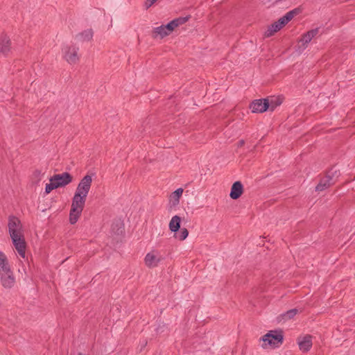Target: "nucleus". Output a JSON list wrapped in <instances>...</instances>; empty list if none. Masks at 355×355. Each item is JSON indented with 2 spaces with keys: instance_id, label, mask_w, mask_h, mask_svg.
Returning a JSON list of instances; mask_svg holds the SVG:
<instances>
[{
  "instance_id": "1",
  "label": "nucleus",
  "mask_w": 355,
  "mask_h": 355,
  "mask_svg": "<svg viewBox=\"0 0 355 355\" xmlns=\"http://www.w3.org/2000/svg\"><path fill=\"white\" fill-rule=\"evenodd\" d=\"M86 199V197L74 193L69 213V222L71 224L73 225L78 221L84 209Z\"/></svg>"
},
{
  "instance_id": "2",
  "label": "nucleus",
  "mask_w": 355,
  "mask_h": 355,
  "mask_svg": "<svg viewBox=\"0 0 355 355\" xmlns=\"http://www.w3.org/2000/svg\"><path fill=\"white\" fill-rule=\"evenodd\" d=\"M261 347L266 348H275L279 347L283 342V335L282 331H270L261 338Z\"/></svg>"
},
{
  "instance_id": "3",
  "label": "nucleus",
  "mask_w": 355,
  "mask_h": 355,
  "mask_svg": "<svg viewBox=\"0 0 355 355\" xmlns=\"http://www.w3.org/2000/svg\"><path fill=\"white\" fill-rule=\"evenodd\" d=\"M8 228L11 239L24 236L22 224L20 220L15 216L9 217Z\"/></svg>"
},
{
  "instance_id": "4",
  "label": "nucleus",
  "mask_w": 355,
  "mask_h": 355,
  "mask_svg": "<svg viewBox=\"0 0 355 355\" xmlns=\"http://www.w3.org/2000/svg\"><path fill=\"white\" fill-rule=\"evenodd\" d=\"M79 48L73 44L65 46L62 49L64 59L70 64H75L80 60Z\"/></svg>"
},
{
  "instance_id": "5",
  "label": "nucleus",
  "mask_w": 355,
  "mask_h": 355,
  "mask_svg": "<svg viewBox=\"0 0 355 355\" xmlns=\"http://www.w3.org/2000/svg\"><path fill=\"white\" fill-rule=\"evenodd\" d=\"M0 280L5 288H11L15 283V278L11 271L9 264L0 270Z\"/></svg>"
},
{
  "instance_id": "6",
  "label": "nucleus",
  "mask_w": 355,
  "mask_h": 355,
  "mask_svg": "<svg viewBox=\"0 0 355 355\" xmlns=\"http://www.w3.org/2000/svg\"><path fill=\"white\" fill-rule=\"evenodd\" d=\"M164 259V257L157 250H152L146 254L144 263L148 268H155Z\"/></svg>"
},
{
  "instance_id": "7",
  "label": "nucleus",
  "mask_w": 355,
  "mask_h": 355,
  "mask_svg": "<svg viewBox=\"0 0 355 355\" xmlns=\"http://www.w3.org/2000/svg\"><path fill=\"white\" fill-rule=\"evenodd\" d=\"M92 177L90 175H86L84 176L78 183L75 193L83 196L84 197L87 196L89 190L92 187Z\"/></svg>"
},
{
  "instance_id": "8",
  "label": "nucleus",
  "mask_w": 355,
  "mask_h": 355,
  "mask_svg": "<svg viewBox=\"0 0 355 355\" xmlns=\"http://www.w3.org/2000/svg\"><path fill=\"white\" fill-rule=\"evenodd\" d=\"M72 180V176L69 173L65 172L53 175L50 178L49 182H54L55 187L58 188L69 184Z\"/></svg>"
},
{
  "instance_id": "9",
  "label": "nucleus",
  "mask_w": 355,
  "mask_h": 355,
  "mask_svg": "<svg viewBox=\"0 0 355 355\" xmlns=\"http://www.w3.org/2000/svg\"><path fill=\"white\" fill-rule=\"evenodd\" d=\"M11 240H12V243L14 246V248L17 252L18 254L21 257L25 258L26 243L25 241L24 236L12 238Z\"/></svg>"
},
{
  "instance_id": "10",
  "label": "nucleus",
  "mask_w": 355,
  "mask_h": 355,
  "mask_svg": "<svg viewBox=\"0 0 355 355\" xmlns=\"http://www.w3.org/2000/svg\"><path fill=\"white\" fill-rule=\"evenodd\" d=\"M268 99H257L254 100L250 106L252 112L254 113H262L269 108Z\"/></svg>"
},
{
  "instance_id": "11",
  "label": "nucleus",
  "mask_w": 355,
  "mask_h": 355,
  "mask_svg": "<svg viewBox=\"0 0 355 355\" xmlns=\"http://www.w3.org/2000/svg\"><path fill=\"white\" fill-rule=\"evenodd\" d=\"M319 32V28H316L314 29H311L303 34L301 38L298 41V44L300 47H302V50L306 48L308 44L311 41V40L315 37Z\"/></svg>"
},
{
  "instance_id": "12",
  "label": "nucleus",
  "mask_w": 355,
  "mask_h": 355,
  "mask_svg": "<svg viewBox=\"0 0 355 355\" xmlns=\"http://www.w3.org/2000/svg\"><path fill=\"white\" fill-rule=\"evenodd\" d=\"M300 13V9L295 8L288 12L284 16L279 19L277 21L281 28L285 26L295 15Z\"/></svg>"
},
{
  "instance_id": "13",
  "label": "nucleus",
  "mask_w": 355,
  "mask_h": 355,
  "mask_svg": "<svg viewBox=\"0 0 355 355\" xmlns=\"http://www.w3.org/2000/svg\"><path fill=\"white\" fill-rule=\"evenodd\" d=\"M298 345L301 351L308 352L313 345L312 337L309 335H306L302 338H299Z\"/></svg>"
},
{
  "instance_id": "14",
  "label": "nucleus",
  "mask_w": 355,
  "mask_h": 355,
  "mask_svg": "<svg viewBox=\"0 0 355 355\" xmlns=\"http://www.w3.org/2000/svg\"><path fill=\"white\" fill-rule=\"evenodd\" d=\"M243 192V187L241 182H235L232 187L230 193V196L233 200L238 199Z\"/></svg>"
},
{
  "instance_id": "15",
  "label": "nucleus",
  "mask_w": 355,
  "mask_h": 355,
  "mask_svg": "<svg viewBox=\"0 0 355 355\" xmlns=\"http://www.w3.org/2000/svg\"><path fill=\"white\" fill-rule=\"evenodd\" d=\"M188 20L187 17H179L170 21L168 24L165 25L168 33L171 34L173 31L178 27L180 25L184 24Z\"/></svg>"
},
{
  "instance_id": "16",
  "label": "nucleus",
  "mask_w": 355,
  "mask_h": 355,
  "mask_svg": "<svg viewBox=\"0 0 355 355\" xmlns=\"http://www.w3.org/2000/svg\"><path fill=\"white\" fill-rule=\"evenodd\" d=\"M10 41L7 35L0 36V52L6 54L10 51Z\"/></svg>"
},
{
  "instance_id": "17",
  "label": "nucleus",
  "mask_w": 355,
  "mask_h": 355,
  "mask_svg": "<svg viewBox=\"0 0 355 355\" xmlns=\"http://www.w3.org/2000/svg\"><path fill=\"white\" fill-rule=\"evenodd\" d=\"M181 218L179 216H174L171 218L168 227L169 230L173 232H177L180 228Z\"/></svg>"
},
{
  "instance_id": "18",
  "label": "nucleus",
  "mask_w": 355,
  "mask_h": 355,
  "mask_svg": "<svg viewBox=\"0 0 355 355\" xmlns=\"http://www.w3.org/2000/svg\"><path fill=\"white\" fill-rule=\"evenodd\" d=\"M170 35L168 33V31L166 28V26L162 25L158 27H156L153 29V37L154 38L159 37L163 38L167 35Z\"/></svg>"
},
{
  "instance_id": "19",
  "label": "nucleus",
  "mask_w": 355,
  "mask_h": 355,
  "mask_svg": "<svg viewBox=\"0 0 355 355\" xmlns=\"http://www.w3.org/2000/svg\"><path fill=\"white\" fill-rule=\"evenodd\" d=\"M93 31L92 29H87L76 35V38L80 42H89L92 40Z\"/></svg>"
},
{
  "instance_id": "20",
  "label": "nucleus",
  "mask_w": 355,
  "mask_h": 355,
  "mask_svg": "<svg viewBox=\"0 0 355 355\" xmlns=\"http://www.w3.org/2000/svg\"><path fill=\"white\" fill-rule=\"evenodd\" d=\"M183 193V189L179 188L173 192L170 196V202L173 205H177L180 202V198Z\"/></svg>"
},
{
  "instance_id": "21",
  "label": "nucleus",
  "mask_w": 355,
  "mask_h": 355,
  "mask_svg": "<svg viewBox=\"0 0 355 355\" xmlns=\"http://www.w3.org/2000/svg\"><path fill=\"white\" fill-rule=\"evenodd\" d=\"M281 27L279 26V24H277V21H275L272 24L268 26V29L265 32V37H269L273 35L275 33L281 30Z\"/></svg>"
},
{
  "instance_id": "22",
  "label": "nucleus",
  "mask_w": 355,
  "mask_h": 355,
  "mask_svg": "<svg viewBox=\"0 0 355 355\" xmlns=\"http://www.w3.org/2000/svg\"><path fill=\"white\" fill-rule=\"evenodd\" d=\"M297 313L298 310L297 309H293L282 314L281 318L283 320H290L293 318Z\"/></svg>"
},
{
  "instance_id": "23",
  "label": "nucleus",
  "mask_w": 355,
  "mask_h": 355,
  "mask_svg": "<svg viewBox=\"0 0 355 355\" xmlns=\"http://www.w3.org/2000/svg\"><path fill=\"white\" fill-rule=\"evenodd\" d=\"M281 103L282 101L279 98L268 99V104H270L268 110L273 111Z\"/></svg>"
},
{
  "instance_id": "24",
  "label": "nucleus",
  "mask_w": 355,
  "mask_h": 355,
  "mask_svg": "<svg viewBox=\"0 0 355 355\" xmlns=\"http://www.w3.org/2000/svg\"><path fill=\"white\" fill-rule=\"evenodd\" d=\"M331 183L329 182V180L328 179H324V180H322L318 184V186L316 187V190L317 191H322L324 190V189L329 187L330 186Z\"/></svg>"
},
{
  "instance_id": "25",
  "label": "nucleus",
  "mask_w": 355,
  "mask_h": 355,
  "mask_svg": "<svg viewBox=\"0 0 355 355\" xmlns=\"http://www.w3.org/2000/svg\"><path fill=\"white\" fill-rule=\"evenodd\" d=\"M189 235V231L186 228H182L179 234L176 236L180 241L185 240Z\"/></svg>"
},
{
  "instance_id": "26",
  "label": "nucleus",
  "mask_w": 355,
  "mask_h": 355,
  "mask_svg": "<svg viewBox=\"0 0 355 355\" xmlns=\"http://www.w3.org/2000/svg\"><path fill=\"white\" fill-rule=\"evenodd\" d=\"M8 265L6 256L0 251V270Z\"/></svg>"
},
{
  "instance_id": "27",
  "label": "nucleus",
  "mask_w": 355,
  "mask_h": 355,
  "mask_svg": "<svg viewBox=\"0 0 355 355\" xmlns=\"http://www.w3.org/2000/svg\"><path fill=\"white\" fill-rule=\"evenodd\" d=\"M57 188L58 187H55V184L54 183V182H50L49 184H46V185L45 192L46 193H49L51 191Z\"/></svg>"
},
{
  "instance_id": "28",
  "label": "nucleus",
  "mask_w": 355,
  "mask_h": 355,
  "mask_svg": "<svg viewBox=\"0 0 355 355\" xmlns=\"http://www.w3.org/2000/svg\"><path fill=\"white\" fill-rule=\"evenodd\" d=\"M243 144H244V141H243V140H241V141L239 142V146H242Z\"/></svg>"
},
{
  "instance_id": "29",
  "label": "nucleus",
  "mask_w": 355,
  "mask_h": 355,
  "mask_svg": "<svg viewBox=\"0 0 355 355\" xmlns=\"http://www.w3.org/2000/svg\"><path fill=\"white\" fill-rule=\"evenodd\" d=\"M157 0H148L150 1V6L153 5Z\"/></svg>"
},
{
  "instance_id": "30",
  "label": "nucleus",
  "mask_w": 355,
  "mask_h": 355,
  "mask_svg": "<svg viewBox=\"0 0 355 355\" xmlns=\"http://www.w3.org/2000/svg\"><path fill=\"white\" fill-rule=\"evenodd\" d=\"M78 355H83V354H79Z\"/></svg>"
}]
</instances>
